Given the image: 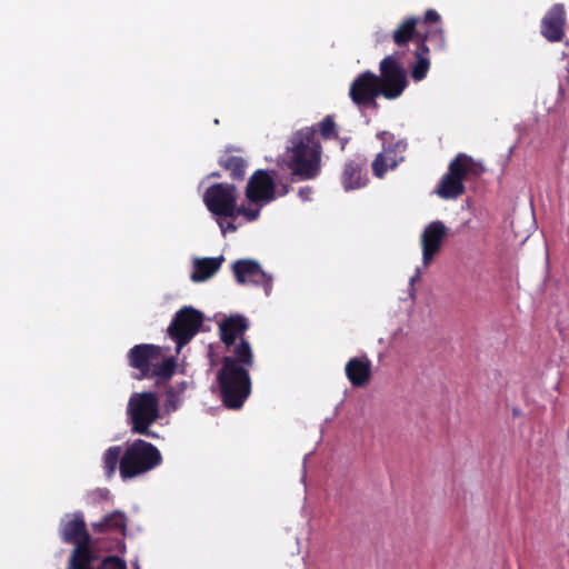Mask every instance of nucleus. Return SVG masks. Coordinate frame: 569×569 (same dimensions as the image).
Listing matches in <instances>:
<instances>
[{
  "label": "nucleus",
  "mask_w": 569,
  "mask_h": 569,
  "mask_svg": "<svg viewBox=\"0 0 569 569\" xmlns=\"http://www.w3.org/2000/svg\"><path fill=\"white\" fill-rule=\"evenodd\" d=\"M254 356L248 340H241L232 349V355L224 356L217 372V382L222 403L232 410L242 408L251 393L250 369Z\"/></svg>",
  "instance_id": "obj_1"
},
{
  "label": "nucleus",
  "mask_w": 569,
  "mask_h": 569,
  "mask_svg": "<svg viewBox=\"0 0 569 569\" xmlns=\"http://www.w3.org/2000/svg\"><path fill=\"white\" fill-rule=\"evenodd\" d=\"M288 168L300 180L316 178L320 171L321 144L313 127L303 128L292 139Z\"/></svg>",
  "instance_id": "obj_2"
},
{
  "label": "nucleus",
  "mask_w": 569,
  "mask_h": 569,
  "mask_svg": "<svg viewBox=\"0 0 569 569\" xmlns=\"http://www.w3.org/2000/svg\"><path fill=\"white\" fill-rule=\"evenodd\" d=\"M485 172L481 162L476 161L471 156L458 153L448 166L437 187V194L445 200L458 199L466 192L465 180L479 178Z\"/></svg>",
  "instance_id": "obj_3"
},
{
  "label": "nucleus",
  "mask_w": 569,
  "mask_h": 569,
  "mask_svg": "<svg viewBox=\"0 0 569 569\" xmlns=\"http://www.w3.org/2000/svg\"><path fill=\"white\" fill-rule=\"evenodd\" d=\"M127 417L132 433L157 438L150 427L160 418L158 395L152 391L133 392L127 405Z\"/></svg>",
  "instance_id": "obj_4"
},
{
  "label": "nucleus",
  "mask_w": 569,
  "mask_h": 569,
  "mask_svg": "<svg viewBox=\"0 0 569 569\" xmlns=\"http://www.w3.org/2000/svg\"><path fill=\"white\" fill-rule=\"evenodd\" d=\"M162 456L152 443L136 439L128 442L120 460V476L122 479L136 478L160 466Z\"/></svg>",
  "instance_id": "obj_5"
},
{
  "label": "nucleus",
  "mask_w": 569,
  "mask_h": 569,
  "mask_svg": "<svg viewBox=\"0 0 569 569\" xmlns=\"http://www.w3.org/2000/svg\"><path fill=\"white\" fill-rule=\"evenodd\" d=\"M203 203L214 217L233 218L238 206V189L233 183H213L206 189Z\"/></svg>",
  "instance_id": "obj_6"
},
{
  "label": "nucleus",
  "mask_w": 569,
  "mask_h": 569,
  "mask_svg": "<svg viewBox=\"0 0 569 569\" xmlns=\"http://www.w3.org/2000/svg\"><path fill=\"white\" fill-rule=\"evenodd\" d=\"M380 74L378 76L381 86L382 97L387 100L399 98L408 87L406 70L395 56L385 57L379 63Z\"/></svg>",
  "instance_id": "obj_7"
},
{
  "label": "nucleus",
  "mask_w": 569,
  "mask_h": 569,
  "mask_svg": "<svg viewBox=\"0 0 569 569\" xmlns=\"http://www.w3.org/2000/svg\"><path fill=\"white\" fill-rule=\"evenodd\" d=\"M202 322L203 315L199 310L192 307H183L176 312L168 328V335L178 348H181L198 333Z\"/></svg>",
  "instance_id": "obj_8"
},
{
  "label": "nucleus",
  "mask_w": 569,
  "mask_h": 569,
  "mask_svg": "<svg viewBox=\"0 0 569 569\" xmlns=\"http://www.w3.org/2000/svg\"><path fill=\"white\" fill-rule=\"evenodd\" d=\"M380 96L382 97V90L378 82V74L371 71L359 73L349 88V97L359 108L378 107L376 100Z\"/></svg>",
  "instance_id": "obj_9"
},
{
  "label": "nucleus",
  "mask_w": 569,
  "mask_h": 569,
  "mask_svg": "<svg viewBox=\"0 0 569 569\" xmlns=\"http://www.w3.org/2000/svg\"><path fill=\"white\" fill-rule=\"evenodd\" d=\"M232 271L239 284L260 286L267 296L271 293L272 278L261 269L257 261L250 259L237 260L232 264Z\"/></svg>",
  "instance_id": "obj_10"
},
{
  "label": "nucleus",
  "mask_w": 569,
  "mask_h": 569,
  "mask_svg": "<svg viewBox=\"0 0 569 569\" xmlns=\"http://www.w3.org/2000/svg\"><path fill=\"white\" fill-rule=\"evenodd\" d=\"M246 198L252 203H268L276 199V182L264 169H258L249 178Z\"/></svg>",
  "instance_id": "obj_11"
},
{
  "label": "nucleus",
  "mask_w": 569,
  "mask_h": 569,
  "mask_svg": "<svg viewBox=\"0 0 569 569\" xmlns=\"http://www.w3.org/2000/svg\"><path fill=\"white\" fill-rule=\"evenodd\" d=\"M160 357L161 348L149 343L136 345L127 355L129 366L139 371L138 379L150 378L153 361Z\"/></svg>",
  "instance_id": "obj_12"
},
{
  "label": "nucleus",
  "mask_w": 569,
  "mask_h": 569,
  "mask_svg": "<svg viewBox=\"0 0 569 569\" xmlns=\"http://www.w3.org/2000/svg\"><path fill=\"white\" fill-rule=\"evenodd\" d=\"M448 228L440 220H435L427 224L421 233L422 261L428 266L439 253Z\"/></svg>",
  "instance_id": "obj_13"
},
{
  "label": "nucleus",
  "mask_w": 569,
  "mask_h": 569,
  "mask_svg": "<svg viewBox=\"0 0 569 569\" xmlns=\"http://www.w3.org/2000/svg\"><path fill=\"white\" fill-rule=\"evenodd\" d=\"M566 21L565 6L556 3L541 19L540 32L549 42H560L565 37Z\"/></svg>",
  "instance_id": "obj_14"
},
{
  "label": "nucleus",
  "mask_w": 569,
  "mask_h": 569,
  "mask_svg": "<svg viewBox=\"0 0 569 569\" xmlns=\"http://www.w3.org/2000/svg\"><path fill=\"white\" fill-rule=\"evenodd\" d=\"M218 328L221 342L232 352L238 345L236 343L237 339L244 340L243 335L249 329V320L243 315L234 313L224 317Z\"/></svg>",
  "instance_id": "obj_15"
},
{
  "label": "nucleus",
  "mask_w": 569,
  "mask_h": 569,
  "mask_svg": "<svg viewBox=\"0 0 569 569\" xmlns=\"http://www.w3.org/2000/svg\"><path fill=\"white\" fill-rule=\"evenodd\" d=\"M59 533L66 543L78 546V543L91 542V537L81 512H74L70 519L62 520Z\"/></svg>",
  "instance_id": "obj_16"
},
{
  "label": "nucleus",
  "mask_w": 569,
  "mask_h": 569,
  "mask_svg": "<svg viewBox=\"0 0 569 569\" xmlns=\"http://www.w3.org/2000/svg\"><path fill=\"white\" fill-rule=\"evenodd\" d=\"M366 166L367 159L363 156H356L352 159H349L341 173V183L345 190H355L362 188L367 184L368 178L366 174Z\"/></svg>",
  "instance_id": "obj_17"
},
{
  "label": "nucleus",
  "mask_w": 569,
  "mask_h": 569,
  "mask_svg": "<svg viewBox=\"0 0 569 569\" xmlns=\"http://www.w3.org/2000/svg\"><path fill=\"white\" fill-rule=\"evenodd\" d=\"M345 372L352 387L362 388L371 379V361L367 357L351 358L346 363Z\"/></svg>",
  "instance_id": "obj_18"
},
{
  "label": "nucleus",
  "mask_w": 569,
  "mask_h": 569,
  "mask_svg": "<svg viewBox=\"0 0 569 569\" xmlns=\"http://www.w3.org/2000/svg\"><path fill=\"white\" fill-rule=\"evenodd\" d=\"M128 526V518L124 512L116 510L106 515L100 521L92 523L94 532L104 533L112 532L120 536H126Z\"/></svg>",
  "instance_id": "obj_19"
},
{
  "label": "nucleus",
  "mask_w": 569,
  "mask_h": 569,
  "mask_svg": "<svg viewBox=\"0 0 569 569\" xmlns=\"http://www.w3.org/2000/svg\"><path fill=\"white\" fill-rule=\"evenodd\" d=\"M218 164L229 172L232 181H242L246 177L248 161L241 156L233 154L230 149L219 157Z\"/></svg>",
  "instance_id": "obj_20"
},
{
  "label": "nucleus",
  "mask_w": 569,
  "mask_h": 569,
  "mask_svg": "<svg viewBox=\"0 0 569 569\" xmlns=\"http://www.w3.org/2000/svg\"><path fill=\"white\" fill-rule=\"evenodd\" d=\"M419 23V17L411 16L405 18L392 33L393 42L398 47H407L410 41H415L419 33H421L417 28Z\"/></svg>",
  "instance_id": "obj_21"
},
{
  "label": "nucleus",
  "mask_w": 569,
  "mask_h": 569,
  "mask_svg": "<svg viewBox=\"0 0 569 569\" xmlns=\"http://www.w3.org/2000/svg\"><path fill=\"white\" fill-rule=\"evenodd\" d=\"M224 258H201L197 259L193 264L191 280L193 282H202L211 278L221 267Z\"/></svg>",
  "instance_id": "obj_22"
},
{
  "label": "nucleus",
  "mask_w": 569,
  "mask_h": 569,
  "mask_svg": "<svg viewBox=\"0 0 569 569\" xmlns=\"http://www.w3.org/2000/svg\"><path fill=\"white\" fill-rule=\"evenodd\" d=\"M377 138L382 142V153L389 157H400L407 149V142L402 139L393 141L395 136L388 131H380Z\"/></svg>",
  "instance_id": "obj_23"
},
{
  "label": "nucleus",
  "mask_w": 569,
  "mask_h": 569,
  "mask_svg": "<svg viewBox=\"0 0 569 569\" xmlns=\"http://www.w3.org/2000/svg\"><path fill=\"white\" fill-rule=\"evenodd\" d=\"M403 160V156L392 158L386 156V153L379 152L371 164L372 173L375 177L382 179L388 170L396 169Z\"/></svg>",
  "instance_id": "obj_24"
},
{
  "label": "nucleus",
  "mask_w": 569,
  "mask_h": 569,
  "mask_svg": "<svg viewBox=\"0 0 569 569\" xmlns=\"http://www.w3.org/2000/svg\"><path fill=\"white\" fill-rule=\"evenodd\" d=\"M123 455L121 446L109 447L102 455V468L104 476L110 479L116 473L117 467L120 468V460Z\"/></svg>",
  "instance_id": "obj_25"
},
{
  "label": "nucleus",
  "mask_w": 569,
  "mask_h": 569,
  "mask_svg": "<svg viewBox=\"0 0 569 569\" xmlns=\"http://www.w3.org/2000/svg\"><path fill=\"white\" fill-rule=\"evenodd\" d=\"M177 368V361L173 357L166 358L160 363H153L150 370V377H157L162 380L170 379Z\"/></svg>",
  "instance_id": "obj_26"
},
{
  "label": "nucleus",
  "mask_w": 569,
  "mask_h": 569,
  "mask_svg": "<svg viewBox=\"0 0 569 569\" xmlns=\"http://www.w3.org/2000/svg\"><path fill=\"white\" fill-rule=\"evenodd\" d=\"M317 128L318 129L313 128L316 130V133L319 132L320 136L325 140L338 139L339 138L338 130H337V124H336L333 116H331V114L326 116L317 124Z\"/></svg>",
  "instance_id": "obj_27"
},
{
  "label": "nucleus",
  "mask_w": 569,
  "mask_h": 569,
  "mask_svg": "<svg viewBox=\"0 0 569 569\" xmlns=\"http://www.w3.org/2000/svg\"><path fill=\"white\" fill-rule=\"evenodd\" d=\"M430 68L429 58H416V62L411 69V77L415 81H421L426 78Z\"/></svg>",
  "instance_id": "obj_28"
},
{
  "label": "nucleus",
  "mask_w": 569,
  "mask_h": 569,
  "mask_svg": "<svg viewBox=\"0 0 569 569\" xmlns=\"http://www.w3.org/2000/svg\"><path fill=\"white\" fill-rule=\"evenodd\" d=\"M429 33H419V36L416 38V50H415V57L416 58H429V48L427 46V41H429Z\"/></svg>",
  "instance_id": "obj_29"
},
{
  "label": "nucleus",
  "mask_w": 569,
  "mask_h": 569,
  "mask_svg": "<svg viewBox=\"0 0 569 569\" xmlns=\"http://www.w3.org/2000/svg\"><path fill=\"white\" fill-rule=\"evenodd\" d=\"M238 216L244 217L248 221H256L260 216V209H251L244 204L237 206L236 212H233V218Z\"/></svg>",
  "instance_id": "obj_30"
},
{
  "label": "nucleus",
  "mask_w": 569,
  "mask_h": 569,
  "mask_svg": "<svg viewBox=\"0 0 569 569\" xmlns=\"http://www.w3.org/2000/svg\"><path fill=\"white\" fill-rule=\"evenodd\" d=\"M423 33H429L430 37H429V41L431 42H436L437 46L440 48V49H445L446 47V39H445V32L441 28H436V29H432V30H426V31H422Z\"/></svg>",
  "instance_id": "obj_31"
},
{
  "label": "nucleus",
  "mask_w": 569,
  "mask_h": 569,
  "mask_svg": "<svg viewBox=\"0 0 569 569\" xmlns=\"http://www.w3.org/2000/svg\"><path fill=\"white\" fill-rule=\"evenodd\" d=\"M441 21L440 14L435 9H428L425 12L423 18H420V22L425 24L438 23Z\"/></svg>",
  "instance_id": "obj_32"
},
{
  "label": "nucleus",
  "mask_w": 569,
  "mask_h": 569,
  "mask_svg": "<svg viewBox=\"0 0 569 569\" xmlns=\"http://www.w3.org/2000/svg\"><path fill=\"white\" fill-rule=\"evenodd\" d=\"M226 217H217L216 221L221 229L222 234L228 232H234L237 230V226L231 221H224Z\"/></svg>",
  "instance_id": "obj_33"
},
{
  "label": "nucleus",
  "mask_w": 569,
  "mask_h": 569,
  "mask_svg": "<svg viewBox=\"0 0 569 569\" xmlns=\"http://www.w3.org/2000/svg\"><path fill=\"white\" fill-rule=\"evenodd\" d=\"M167 406L176 410L177 403H176V392L172 388L167 390Z\"/></svg>",
  "instance_id": "obj_34"
},
{
  "label": "nucleus",
  "mask_w": 569,
  "mask_h": 569,
  "mask_svg": "<svg viewBox=\"0 0 569 569\" xmlns=\"http://www.w3.org/2000/svg\"><path fill=\"white\" fill-rule=\"evenodd\" d=\"M310 192H311L310 188H308V187L307 188H301L300 191H299V196L301 198H303L305 200H307Z\"/></svg>",
  "instance_id": "obj_35"
},
{
  "label": "nucleus",
  "mask_w": 569,
  "mask_h": 569,
  "mask_svg": "<svg viewBox=\"0 0 569 569\" xmlns=\"http://www.w3.org/2000/svg\"><path fill=\"white\" fill-rule=\"evenodd\" d=\"M209 178H217V179H219V178H221V173H220V172H218V171H213V172H211V173L209 174Z\"/></svg>",
  "instance_id": "obj_36"
},
{
  "label": "nucleus",
  "mask_w": 569,
  "mask_h": 569,
  "mask_svg": "<svg viewBox=\"0 0 569 569\" xmlns=\"http://www.w3.org/2000/svg\"><path fill=\"white\" fill-rule=\"evenodd\" d=\"M347 142H348L347 138L341 140V149H345V146Z\"/></svg>",
  "instance_id": "obj_37"
}]
</instances>
